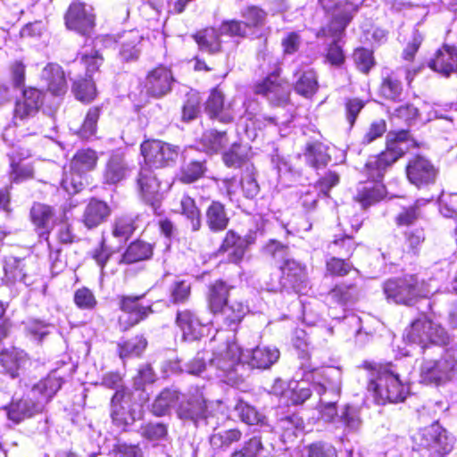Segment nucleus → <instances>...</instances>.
I'll return each instance as SVG.
<instances>
[{
  "mask_svg": "<svg viewBox=\"0 0 457 457\" xmlns=\"http://www.w3.org/2000/svg\"><path fill=\"white\" fill-rule=\"evenodd\" d=\"M137 189L141 198L154 211L159 207L160 181L154 170L147 165L142 166L136 179Z\"/></svg>",
  "mask_w": 457,
  "mask_h": 457,
  "instance_id": "nucleus-11",
  "label": "nucleus"
},
{
  "mask_svg": "<svg viewBox=\"0 0 457 457\" xmlns=\"http://www.w3.org/2000/svg\"><path fill=\"white\" fill-rule=\"evenodd\" d=\"M385 193V187L381 183L366 182L358 187L354 199L365 209L379 202Z\"/></svg>",
  "mask_w": 457,
  "mask_h": 457,
  "instance_id": "nucleus-34",
  "label": "nucleus"
},
{
  "mask_svg": "<svg viewBox=\"0 0 457 457\" xmlns=\"http://www.w3.org/2000/svg\"><path fill=\"white\" fill-rule=\"evenodd\" d=\"M143 37L137 30H129L120 37L119 56L124 62H134L141 54Z\"/></svg>",
  "mask_w": 457,
  "mask_h": 457,
  "instance_id": "nucleus-26",
  "label": "nucleus"
},
{
  "mask_svg": "<svg viewBox=\"0 0 457 457\" xmlns=\"http://www.w3.org/2000/svg\"><path fill=\"white\" fill-rule=\"evenodd\" d=\"M250 158V147L247 145L233 144L231 148L223 154V161L228 167L239 168L246 165V169L250 170L247 163Z\"/></svg>",
  "mask_w": 457,
  "mask_h": 457,
  "instance_id": "nucleus-40",
  "label": "nucleus"
},
{
  "mask_svg": "<svg viewBox=\"0 0 457 457\" xmlns=\"http://www.w3.org/2000/svg\"><path fill=\"white\" fill-rule=\"evenodd\" d=\"M42 78L47 83L48 90L55 96H61L67 90L64 72L58 64H48L42 71Z\"/></svg>",
  "mask_w": 457,
  "mask_h": 457,
  "instance_id": "nucleus-33",
  "label": "nucleus"
},
{
  "mask_svg": "<svg viewBox=\"0 0 457 457\" xmlns=\"http://www.w3.org/2000/svg\"><path fill=\"white\" fill-rule=\"evenodd\" d=\"M413 145L409 131L389 132L386 150L368 159L363 173L371 179L370 182L380 183L386 170Z\"/></svg>",
  "mask_w": 457,
  "mask_h": 457,
  "instance_id": "nucleus-2",
  "label": "nucleus"
},
{
  "mask_svg": "<svg viewBox=\"0 0 457 457\" xmlns=\"http://www.w3.org/2000/svg\"><path fill=\"white\" fill-rule=\"evenodd\" d=\"M248 312V307L240 301H230L222 310L218 312L221 315L224 323L233 328L240 323Z\"/></svg>",
  "mask_w": 457,
  "mask_h": 457,
  "instance_id": "nucleus-39",
  "label": "nucleus"
},
{
  "mask_svg": "<svg viewBox=\"0 0 457 457\" xmlns=\"http://www.w3.org/2000/svg\"><path fill=\"white\" fill-rule=\"evenodd\" d=\"M281 278L279 285L281 289H297L305 278L304 270L294 260L287 259L280 266Z\"/></svg>",
  "mask_w": 457,
  "mask_h": 457,
  "instance_id": "nucleus-28",
  "label": "nucleus"
},
{
  "mask_svg": "<svg viewBox=\"0 0 457 457\" xmlns=\"http://www.w3.org/2000/svg\"><path fill=\"white\" fill-rule=\"evenodd\" d=\"M229 287L221 280L215 281L209 289L208 302L211 311L217 314L228 302Z\"/></svg>",
  "mask_w": 457,
  "mask_h": 457,
  "instance_id": "nucleus-38",
  "label": "nucleus"
},
{
  "mask_svg": "<svg viewBox=\"0 0 457 457\" xmlns=\"http://www.w3.org/2000/svg\"><path fill=\"white\" fill-rule=\"evenodd\" d=\"M420 382L443 386L457 380V360L454 352L444 350L439 358L424 357L420 366Z\"/></svg>",
  "mask_w": 457,
  "mask_h": 457,
  "instance_id": "nucleus-6",
  "label": "nucleus"
},
{
  "mask_svg": "<svg viewBox=\"0 0 457 457\" xmlns=\"http://www.w3.org/2000/svg\"><path fill=\"white\" fill-rule=\"evenodd\" d=\"M179 212L190 222L193 231L200 229L202 224L201 212L193 198L183 195L179 202Z\"/></svg>",
  "mask_w": 457,
  "mask_h": 457,
  "instance_id": "nucleus-44",
  "label": "nucleus"
},
{
  "mask_svg": "<svg viewBox=\"0 0 457 457\" xmlns=\"http://www.w3.org/2000/svg\"><path fill=\"white\" fill-rule=\"evenodd\" d=\"M302 457H337V453L330 444L316 442L303 449Z\"/></svg>",
  "mask_w": 457,
  "mask_h": 457,
  "instance_id": "nucleus-58",
  "label": "nucleus"
},
{
  "mask_svg": "<svg viewBox=\"0 0 457 457\" xmlns=\"http://www.w3.org/2000/svg\"><path fill=\"white\" fill-rule=\"evenodd\" d=\"M231 105L224 106V96L223 93L218 89L214 88L205 104V111L210 115L212 119H217L220 122L229 123L234 119V112L230 111Z\"/></svg>",
  "mask_w": 457,
  "mask_h": 457,
  "instance_id": "nucleus-24",
  "label": "nucleus"
},
{
  "mask_svg": "<svg viewBox=\"0 0 457 457\" xmlns=\"http://www.w3.org/2000/svg\"><path fill=\"white\" fill-rule=\"evenodd\" d=\"M141 153L145 165L161 168L175 162L179 155V148L159 140H152L141 145Z\"/></svg>",
  "mask_w": 457,
  "mask_h": 457,
  "instance_id": "nucleus-10",
  "label": "nucleus"
},
{
  "mask_svg": "<svg viewBox=\"0 0 457 457\" xmlns=\"http://www.w3.org/2000/svg\"><path fill=\"white\" fill-rule=\"evenodd\" d=\"M97 162L96 153L91 149H82L77 152L71 162V169L80 172L93 170Z\"/></svg>",
  "mask_w": 457,
  "mask_h": 457,
  "instance_id": "nucleus-45",
  "label": "nucleus"
},
{
  "mask_svg": "<svg viewBox=\"0 0 457 457\" xmlns=\"http://www.w3.org/2000/svg\"><path fill=\"white\" fill-rule=\"evenodd\" d=\"M253 243V237L252 236L240 237L233 230H229L226 234L220 250L229 252V262L237 263L243 259L248 245Z\"/></svg>",
  "mask_w": 457,
  "mask_h": 457,
  "instance_id": "nucleus-23",
  "label": "nucleus"
},
{
  "mask_svg": "<svg viewBox=\"0 0 457 457\" xmlns=\"http://www.w3.org/2000/svg\"><path fill=\"white\" fill-rule=\"evenodd\" d=\"M211 353L209 352H199L186 365V370L189 374L201 375L206 371L209 375H212V369H209Z\"/></svg>",
  "mask_w": 457,
  "mask_h": 457,
  "instance_id": "nucleus-54",
  "label": "nucleus"
},
{
  "mask_svg": "<svg viewBox=\"0 0 457 457\" xmlns=\"http://www.w3.org/2000/svg\"><path fill=\"white\" fill-rule=\"evenodd\" d=\"M384 293L395 303L413 305L418 299L428 297L430 291L424 281H420L414 275H406L386 280Z\"/></svg>",
  "mask_w": 457,
  "mask_h": 457,
  "instance_id": "nucleus-9",
  "label": "nucleus"
},
{
  "mask_svg": "<svg viewBox=\"0 0 457 457\" xmlns=\"http://www.w3.org/2000/svg\"><path fill=\"white\" fill-rule=\"evenodd\" d=\"M221 35H228L230 37H245L247 36V29L245 24L237 20H228L222 21L219 27Z\"/></svg>",
  "mask_w": 457,
  "mask_h": 457,
  "instance_id": "nucleus-63",
  "label": "nucleus"
},
{
  "mask_svg": "<svg viewBox=\"0 0 457 457\" xmlns=\"http://www.w3.org/2000/svg\"><path fill=\"white\" fill-rule=\"evenodd\" d=\"M328 378L334 379L330 386L332 399H327V392L324 385L319 384L316 392L320 395V413L327 421H331L337 413L336 404L338 402L341 392V372L337 369H330L326 373Z\"/></svg>",
  "mask_w": 457,
  "mask_h": 457,
  "instance_id": "nucleus-12",
  "label": "nucleus"
},
{
  "mask_svg": "<svg viewBox=\"0 0 457 457\" xmlns=\"http://www.w3.org/2000/svg\"><path fill=\"white\" fill-rule=\"evenodd\" d=\"M152 254V245L138 240L129 245L122 255L121 262L124 263H134L149 259Z\"/></svg>",
  "mask_w": 457,
  "mask_h": 457,
  "instance_id": "nucleus-42",
  "label": "nucleus"
},
{
  "mask_svg": "<svg viewBox=\"0 0 457 457\" xmlns=\"http://www.w3.org/2000/svg\"><path fill=\"white\" fill-rule=\"evenodd\" d=\"M242 432L237 428L220 430L213 432L209 437L210 445L214 453L227 451L230 445L238 442Z\"/></svg>",
  "mask_w": 457,
  "mask_h": 457,
  "instance_id": "nucleus-36",
  "label": "nucleus"
},
{
  "mask_svg": "<svg viewBox=\"0 0 457 457\" xmlns=\"http://www.w3.org/2000/svg\"><path fill=\"white\" fill-rule=\"evenodd\" d=\"M280 353L277 347L257 346L252 350L242 351L241 363L252 369L266 370L279 359Z\"/></svg>",
  "mask_w": 457,
  "mask_h": 457,
  "instance_id": "nucleus-16",
  "label": "nucleus"
},
{
  "mask_svg": "<svg viewBox=\"0 0 457 457\" xmlns=\"http://www.w3.org/2000/svg\"><path fill=\"white\" fill-rule=\"evenodd\" d=\"M43 104V93L37 88L29 87L23 91V97L18 100L14 109L15 121L33 117Z\"/></svg>",
  "mask_w": 457,
  "mask_h": 457,
  "instance_id": "nucleus-20",
  "label": "nucleus"
},
{
  "mask_svg": "<svg viewBox=\"0 0 457 457\" xmlns=\"http://www.w3.org/2000/svg\"><path fill=\"white\" fill-rule=\"evenodd\" d=\"M73 91L76 97L82 102H90L96 96V86L88 79L75 82L73 85Z\"/></svg>",
  "mask_w": 457,
  "mask_h": 457,
  "instance_id": "nucleus-61",
  "label": "nucleus"
},
{
  "mask_svg": "<svg viewBox=\"0 0 457 457\" xmlns=\"http://www.w3.org/2000/svg\"><path fill=\"white\" fill-rule=\"evenodd\" d=\"M235 411L241 420L248 425L263 424L265 416L259 412L254 407L240 400L235 406Z\"/></svg>",
  "mask_w": 457,
  "mask_h": 457,
  "instance_id": "nucleus-50",
  "label": "nucleus"
},
{
  "mask_svg": "<svg viewBox=\"0 0 457 457\" xmlns=\"http://www.w3.org/2000/svg\"><path fill=\"white\" fill-rule=\"evenodd\" d=\"M278 428L283 430V437L296 436V431L303 428V420L298 414L287 415L278 421Z\"/></svg>",
  "mask_w": 457,
  "mask_h": 457,
  "instance_id": "nucleus-57",
  "label": "nucleus"
},
{
  "mask_svg": "<svg viewBox=\"0 0 457 457\" xmlns=\"http://www.w3.org/2000/svg\"><path fill=\"white\" fill-rule=\"evenodd\" d=\"M206 168L203 162H190L182 168L180 180L184 183H192L201 178Z\"/></svg>",
  "mask_w": 457,
  "mask_h": 457,
  "instance_id": "nucleus-59",
  "label": "nucleus"
},
{
  "mask_svg": "<svg viewBox=\"0 0 457 457\" xmlns=\"http://www.w3.org/2000/svg\"><path fill=\"white\" fill-rule=\"evenodd\" d=\"M147 345L146 339L137 336L129 340L119 344V355L121 359L139 356Z\"/></svg>",
  "mask_w": 457,
  "mask_h": 457,
  "instance_id": "nucleus-48",
  "label": "nucleus"
},
{
  "mask_svg": "<svg viewBox=\"0 0 457 457\" xmlns=\"http://www.w3.org/2000/svg\"><path fill=\"white\" fill-rule=\"evenodd\" d=\"M61 386L62 379L55 376L40 380L32 386L27 396L10 404L7 411L9 420L19 423L25 418L41 412Z\"/></svg>",
  "mask_w": 457,
  "mask_h": 457,
  "instance_id": "nucleus-1",
  "label": "nucleus"
},
{
  "mask_svg": "<svg viewBox=\"0 0 457 457\" xmlns=\"http://www.w3.org/2000/svg\"><path fill=\"white\" fill-rule=\"evenodd\" d=\"M101 114V108L95 106L89 108L82 125L78 130V135L84 139H89L96 136L97 121Z\"/></svg>",
  "mask_w": 457,
  "mask_h": 457,
  "instance_id": "nucleus-47",
  "label": "nucleus"
},
{
  "mask_svg": "<svg viewBox=\"0 0 457 457\" xmlns=\"http://www.w3.org/2000/svg\"><path fill=\"white\" fill-rule=\"evenodd\" d=\"M319 2L324 11L332 15L340 30L345 29L353 13L358 11L357 4L346 0H319Z\"/></svg>",
  "mask_w": 457,
  "mask_h": 457,
  "instance_id": "nucleus-18",
  "label": "nucleus"
},
{
  "mask_svg": "<svg viewBox=\"0 0 457 457\" xmlns=\"http://www.w3.org/2000/svg\"><path fill=\"white\" fill-rule=\"evenodd\" d=\"M428 66L445 77L457 72V48L445 45L437 50L435 57L429 61Z\"/></svg>",
  "mask_w": 457,
  "mask_h": 457,
  "instance_id": "nucleus-21",
  "label": "nucleus"
},
{
  "mask_svg": "<svg viewBox=\"0 0 457 457\" xmlns=\"http://www.w3.org/2000/svg\"><path fill=\"white\" fill-rule=\"evenodd\" d=\"M174 82L171 71L160 65L148 71L144 81V88L148 96L162 98L172 90Z\"/></svg>",
  "mask_w": 457,
  "mask_h": 457,
  "instance_id": "nucleus-13",
  "label": "nucleus"
},
{
  "mask_svg": "<svg viewBox=\"0 0 457 457\" xmlns=\"http://www.w3.org/2000/svg\"><path fill=\"white\" fill-rule=\"evenodd\" d=\"M318 82L315 73L312 71L303 72L297 79L295 89L305 96H312L317 90Z\"/></svg>",
  "mask_w": 457,
  "mask_h": 457,
  "instance_id": "nucleus-53",
  "label": "nucleus"
},
{
  "mask_svg": "<svg viewBox=\"0 0 457 457\" xmlns=\"http://www.w3.org/2000/svg\"><path fill=\"white\" fill-rule=\"evenodd\" d=\"M412 450L420 457H444L453 449L452 439L438 422L420 428L412 436Z\"/></svg>",
  "mask_w": 457,
  "mask_h": 457,
  "instance_id": "nucleus-5",
  "label": "nucleus"
},
{
  "mask_svg": "<svg viewBox=\"0 0 457 457\" xmlns=\"http://www.w3.org/2000/svg\"><path fill=\"white\" fill-rule=\"evenodd\" d=\"M111 214V209L106 203L92 199L87 205L83 222L88 228H93L104 222Z\"/></svg>",
  "mask_w": 457,
  "mask_h": 457,
  "instance_id": "nucleus-32",
  "label": "nucleus"
},
{
  "mask_svg": "<svg viewBox=\"0 0 457 457\" xmlns=\"http://www.w3.org/2000/svg\"><path fill=\"white\" fill-rule=\"evenodd\" d=\"M205 220L208 228L212 232H220L226 229L229 220L224 205L217 201L212 202L206 209Z\"/></svg>",
  "mask_w": 457,
  "mask_h": 457,
  "instance_id": "nucleus-35",
  "label": "nucleus"
},
{
  "mask_svg": "<svg viewBox=\"0 0 457 457\" xmlns=\"http://www.w3.org/2000/svg\"><path fill=\"white\" fill-rule=\"evenodd\" d=\"M403 337L408 343L418 345L424 351L433 345L445 347L451 342L447 329L427 315L413 320L405 328Z\"/></svg>",
  "mask_w": 457,
  "mask_h": 457,
  "instance_id": "nucleus-4",
  "label": "nucleus"
},
{
  "mask_svg": "<svg viewBox=\"0 0 457 457\" xmlns=\"http://www.w3.org/2000/svg\"><path fill=\"white\" fill-rule=\"evenodd\" d=\"M179 400V393L176 390L164 389L156 397L153 403V412L156 416H162L169 409L175 405Z\"/></svg>",
  "mask_w": 457,
  "mask_h": 457,
  "instance_id": "nucleus-46",
  "label": "nucleus"
},
{
  "mask_svg": "<svg viewBox=\"0 0 457 457\" xmlns=\"http://www.w3.org/2000/svg\"><path fill=\"white\" fill-rule=\"evenodd\" d=\"M176 324L181 329L186 340L194 341L200 337L202 325L199 320L189 310L179 311Z\"/></svg>",
  "mask_w": 457,
  "mask_h": 457,
  "instance_id": "nucleus-30",
  "label": "nucleus"
},
{
  "mask_svg": "<svg viewBox=\"0 0 457 457\" xmlns=\"http://www.w3.org/2000/svg\"><path fill=\"white\" fill-rule=\"evenodd\" d=\"M54 210L52 207L35 203L30 209L32 223L37 228L40 237L47 236L53 226Z\"/></svg>",
  "mask_w": 457,
  "mask_h": 457,
  "instance_id": "nucleus-29",
  "label": "nucleus"
},
{
  "mask_svg": "<svg viewBox=\"0 0 457 457\" xmlns=\"http://www.w3.org/2000/svg\"><path fill=\"white\" fill-rule=\"evenodd\" d=\"M84 172L72 170L65 171L62 179V188L69 194L73 195L79 192L84 185Z\"/></svg>",
  "mask_w": 457,
  "mask_h": 457,
  "instance_id": "nucleus-55",
  "label": "nucleus"
},
{
  "mask_svg": "<svg viewBox=\"0 0 457 457\" xmlns=\"http://www.w3.org/2000/svg\"><path fill=\"white\" fill-rule=\"evenodd\" d=\"M403 92L401 81L394 72H391L384 77L380 86V94L386 99L397 101Z\"/></svg>",
  "mask_w": 457,
  "mask_h": 457,
  "instance_id": "nucleus-49",
  "label": "nucleus"
},
{
  "mask_svg": "<svg viewBox=\"0 0 457 457\" xmlns=\"http://www.w3.org/2000/svg\"><path fill=\"white\" fill-rule=\"evenodd\" d=\"M290 87L280 78L278 71L270 73L266 79L256 84L254 92L263 95L273 104H281L288 100Z\"/></svg>",
  "mask_w": 457,
  "mask_h": 457,
  "instance_id": "nucleus-14",
  "label": "nucleus"
},
{
  "mask_svg": "<svg viewBox=\"0 0 457 457\" xmlns=\"http://www.w3.org/2000/svg\"><path fill=\"white\" fill-rule=\"evenodd\" d=\"M430 201V199H418L414 205L403 209L402 212H400L396 218V221L398 225H411L420 217V208L422 205H425Z\"/></svg>",
  "mask_w": 457,
  "mask_h": 457,
  "instance_id": "nucleus-60",
  "label": "nucleus"
},
{
  "mask_svg": "<svg viewBox=\"0 0 457 457\" xmlns=\"http://www.w3.org/2000/svg\"><path fill=\"white\" fill-rule=\"evenodd\" d=\"M170 301L175 304L187 302L191 293V284L187 280L174 281L169 289Z\"/></svg>",
  "mask_w": 457,
  "mask_h": 457,
  "instance_id": "nucleus-56",
  "label": "nucleus"
},
{
  "mask_svg": "<svg viewBox=\"0 0 457 457\" xmlns=\"http://www.w3.org/2000/svg\"><path fill=\"white\" fill-rule=\"evenodd\" d=\"M201 144L204 151L218 153L228 144V138L225 131L211 129L203 134Z\"/></svg>",
  "mask_w": 457,
  "mask_h": 457,
  "instance_id": "nucleus-43",
  "label": "nucleus"
},
{
  "mask_svg": "<svg viewBox=\"0 0 457 457\" xmlns=\"http://www.w3.org/2000/svg\"><path fill=\"white\" fill-rule=\"evenodd\" d=\"M242 349L235 343H226L211 353L209 369L212 374L223 379L226 383H237L238 380L237 370L241 363Z\"/></svg>",
  "mask_w": 457,
  "mask_h": 457,
  "instance_id": "nucleus-8",
  "label": "nucleus"
},
{
  "mask_svg": "<svg viewBox=\"0 0 457 457\" xmlns=\"http://www.w3.org/2000/svg\"><path fill=\"white\" fill-rule=\"evenodd\" d=\"M137 401L135 393L126 389L115 392L111 400V417L115 426L124 429L140 419L142 405L148 400V396L140 392Z\"/></svg>",
  "mask_w": 457,
  "mask_h": 457,
  "instance_id": "nucleus-7",
  "label": "nucleus"
},
{
  "mask_svg": "<svg viewBox=\"0 0 457 457\" xmlns=\"http://www.w3.org/2000/svg\"><path fill=\"white\" fill-rule=\"evenodd\" d=\"M205 400L202 394L182 402L178 409V416L184 420H190L195 426L204 422L207 418Z\"/></svg>",
  "mask_w": 457,
  "mask_h": 457,
  "instance_id": "nucleus-22",
  "label": "nucleus"
},
{
  "mask_svg": "<svg viewBox=\"0 0 457 457\" xmlns=\"http://www.w3.org/2000/svg\"><path fill=\"white\" fill-rule=\"evenodd\" d=\"M129 173V167L122 154H112L105 167L104 179L108 184H117L124 179Z\"/></svg>",
  "mask_w": 457,
  "mask_h": 457,
  "instance_id": "nucleus-31",
  "label": "nucleus"
},
{
  "mask_svg": "<svg viewBox=\"0 0 457 457\" xmlns=\"http://www.w3.org/2000/svg\"><path fill=\"white\" fill-rule=\"evenodd\" d=\"M304 154L307 162L316 169L325 167L330 162L328 146L321 142L307 144Z\"/></svg>",
  "mask_w": 457,
  "mask_h": 457,
  "instance_id": "nucleus-41",
  "label": "nucleus"
},
{
  "mask_svg": "<svg viewBox=\"0 0 457 457\" xmlns=\"http://www.w3.org/2000/svg\"><path fill=\"white\" fill-rule=\"evenodd\" d=\"M353 61L357 69L363 73H368L375 64L372 52L366 48L356 49L353 53Z\"/></svg>",
  "mask_w": 457,
  "mask_h": 457,
  "instance_id": "nucleus-62",
  "label": "nucleus"
},
{
  "mask_svg": "<svg viewBox=\"0 0 457 457\" xmlns=\"http://www.w3.org/2000/svg\"><path fill=\"white\" fill-rule=\"evenodd\" d=\"M143 295L139 296H125L122 295L120 297V310L129 314V320L125 325H123V328L127 329L145 319L149 313H151L152 308L150 305L144 306L139 301L142 299ZM119 321L122 326V319L120 317Z\"/></svg>",
  "mask_w": 457,
  "mask_h": 457,
  "instance_id": "nucleus-19",
  "label": "nucleus"
},
{
  "mask_svg": "<svg viewBox=\"0 0 457 457\" xmlns=\"http://www.w3.org/2000/svg\"><path fill=\"white\" fill-rule=\"evenodd\" d=\"M241 16L245 19L243 23L245 24V28H260L264 25L267 13L262 9L250 5L241 11Z\"/></svg>",
  "mask_w": 457,
  "mask_h": 457,
  "instance_id": "nucleus-52",
  "label": "nucleus"
},
{
  "mask_svg": "<svg viewBox=\"0 0 457 457\" xmlns=\"http://www.w3.org/2000/svg\"><path fill=\"white\" fill-rule=\"evenodd\" d=\"M367 389L378 404L403 402L410 393L409 385L400 378L392 364L374 369Z\"/></svg>",
  "mask_w": 457,
  "mask_h": 457,
  "instance_id": "nucleus-3",
  "label": "nucleus"
},
{
  "mask_svg": "<svg viewBox=\"0 0 457 457\" xmlns=\"http://www.w3.org/2000/svg\"><path fill=\"white\" fill-rule=\"evenodd\" d=\"M4 276L2 281L6 286H12L16 282L29 285L27 264L24 259L10 256L4 261Z\"/></svg>",
  "mask_w": 457,
  "mask_h": 457,
  "instance_id": "nucleus-27",
  "label": "nucleus"
},
{
  "mask_svg": "<svg viewBox=\"0 0 457 457\" xmlns=\"http://www.w3.org/2000/svg\"><path fill=\"white\" fill-rule=\"evenodd\" d=\"M441 213L448 218H457V194L443 193L439 197Z\"/></svg>",
  "mask_w": 457,
  "mask_h": 457,
  "instance_id": "nucleus-64",
  "label": "nucleus"
},
{
  "mask_svg": "<svg viewBox=\"0 0 457 457\" xmlns=\"http://www.w3.org/2000/svg\"><path fill=\"white\" fill-rule=\"evenodd\" d=\"M0 362L12 378H17L20 375V370L25 369L29 363V359L23 350L11 348L4 349L0 353Z\"/></svg>",
  "mask_w": 457,
  "mask_h": 457,
  "instance_id": "nucleus-25",
  "label": "nucleus"
},
{
  "mask_svg": "<svg viewBox=\"0 0 457 457\" xmlns=\"http://www.w3.org/2000/svg\"><path fill=\"white\" fill-rule=\"evenodd\" d=\"M65 23L69 29L87 36L95 25L94 15L87 12L82 4L74 3L70 5L65 15Z\"/></svg>",
  "mask_w": 457,
  "mask_h": 457,
  "instance_id": "nucleus-17",
  "label": "nucleus"
},
{
  "mask_svg": "<svg viewBox=\"0 0 457 457\" xmlns=\"http://www.w3.org/2000/svg\"><path fill=\"white\" fill-rule=\"evenodd\" d=\"M220 29L206 28L195 33L194 38L202 51L216 54L221 50Z\"/></svg>",
  "mask_w": 457,
  "mask_h": 457,
  "instance_id": "nucleus-37",
  "label": "nucleus"
},
{
  "mask_svg": "<svg viewBox=\"0 0 457 457\" xmlns=\"http://www.w3.org/2000/svg\"><path fill=\"white\" fill-rule=\"evenodd\" d=\"M406 173L410 182L421 188L434 184L438 171L430 161L416 156L407 165Z\"/></svg>",
  "mask_w": 457,
  "mask_h": 457,
  "instance_id": "nucleus-15",
  "label": "nucleus"
},
{
  "mask_svg": "<svg viewBox=\"0 0 457 457\" xmlns=\"http://www.w3.org/2000/svg\"><path fill=\"white\" fill-rule=\"evenodd\" d=\"M136 229L135 220L131 216H121L114 220L112 235L120 241H127Z\"/></svg>",
  "mask_w": 457,
  "mask_h": 457,
  "instance_id": "nucleus-51",
  "label": "nucleus"
}]
</instances>
